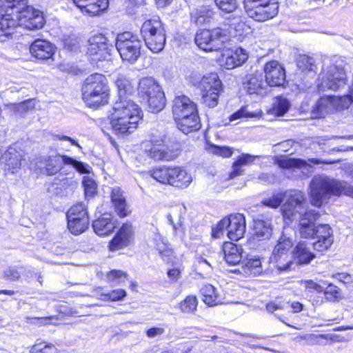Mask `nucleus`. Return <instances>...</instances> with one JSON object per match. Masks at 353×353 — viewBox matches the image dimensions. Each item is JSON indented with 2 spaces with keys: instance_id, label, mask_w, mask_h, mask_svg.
I'll return each mask as SVG.
<instances>
[{
  "instance_id": "obj_16",
  "label": "nucleus",
  "mask_w": 353,
  "mask_h": 353,
  "mask_svg": "<svg viewBox=\"0 0 353 353\" xmlns=\"http://www.w3.org/2000/svg\"><path fill=\"white\" fill-rule=\"evenodd\" d=\"M108 41V39L102 34H95L89 39L87 53L92 61L97 63L110 57V48L112 46Z\"/></svg>"
},
{
  "instance_id": "obj_20",
  "label": "nucleus",
  "mask_w": 353,
  "mask_h": 353,
  "mask_svg": "<svg viewBox=\"0 0 353 353\" xmlns=\"http://www.w3.org/2000/svg\"><path fill=\"white\" fill-rule=\"evenodd\" d=\"M196 104L185 96L175 97L172 105V114L175 120L196 112Z\"/></svg>"
},
{
  "instance_id": "obj_50",
  "label": "nucleus",
  "mask_w": 353,
  "mask_h": 353,
  "mask_svg": "<svg viewBox=\"0 0 353 353\" xmlns=\"http://www.w3.org/2000/svg\"><path fill=\"white\" fill-rule=\"evenodd\" d=\"M126 296V292L122 289L112 290L110 293H101L98 297L103 301H119Z\"/></svg>"
},
{
  "instance_id": "obj_60",
  "label": "nucleus",
  "mask_w": 353,
  "mask_h": 353,
  "mask_svg": "<svg viewBox=\"0 0 353 353\" xmlns=\"http://www.w3.org/2000/svg\"><path fill=\"white\" fill-rule=\"evenodd\" d=\"M126 201L123 191L119 187L113 188L111 192V201L114 205Z\"/></svg>"
},
{
  "instance_id": "obj_33",
  "label": "nucleus",
  "mask_w": 353,
  "mask_h": 353,
  "mask_svg": "<svg viewBox=\"0 0 353 353\" xmlns=\"http://www.w3.org/2000/svg\"><path fill=\"white\" fill-rule=\"evenodd\" d=\"M225 261L230 265L238 264L241 259V248L232 243H225L223 245Z\"/></svg>"
},
{
  "instance_id": "obj_28",
  "label": "nucleus",
  "mask_w": 353,
  "mask_h": 353,
  "mask_svg": "<svg viewBox=\"0 0 353 353\" xmlns=\"http://www.w3.org/2000/svg\"><path fill=\"white\" fill-rule=\"evenodd\" d=\"M192 181V176L180 167L172 168L170 185L179 188H186Z\"/></svg>"
},
{
  "instance_id": "obj_47",
  "label": "nucleus",
  "mask_w": 353,
  "mask_h": 353,
  "mask_svg": "<svg viewBox=\"0 0 353 353\" xmlns=\"http://www.w3.org/2000/svg\"><path fill=\"white\" fill-rule=\"evenodd\" d=\"M30 353H58V350L52 343L41 342L32 345L30 350Z\"/></svg>"
},
{
  "instance_id": "obj_56",
  "label": "nucleus",
  "mask_w": 353,
  "mask_h": 353,
  "mask_svg": "<svg viewBox=\"0 0 353 353\" xmlns=\"http://www.w3.org/2000/svg\"><path fill=\"white\" fill-rule=\"evenodd\" d=\"M8 107L11 111L20 114L33 108L30 101H26L19 103H11L8 105Z\"/></svg>"
},
{
  "instance_id": "obj_35",
  "label": "nucleus",
  "mask_w": 353,
  "mask_h": 353,
  "mask_svg": "<svg viewBox=\"0 0 353 353\" xmlns=\"http://www.w3.org/2000/svg\"><path fill=\"white\" fill-rule=\"evenodd\" d=\"M200 291L203 296L202 300L205 304L213 306L220 302L219 294L212 285L209 283L204 284Z\"/></svg>"
},
{
  "instance_id": "obj_23",
  "label": "nucleus",
  "mask_w": 353,
  "mask_h": 353,
  "mask_svg": "<svg viewBox=\"0 0 353 353\" xmlns=\"http://www.w3.org/2000/svg\"><path fill=\"white\" fill-rule=\"evenodd\" d=\"M23 157L16 148L10 147L2 155L0 161L4 163L5 170L14 174L21 168Z\"/></svg>"
},
{
  "instance_id": "obj_54",
  "label": "nucleus",
  "mask_w": 353,
  "mask_h": 353,
  "mask_svg": "<svg viewBox=\"0 0 353 353\" xmlns=\"http://www.w3.org/2000/svg\"><path fill=\"white\" fill-rule=\"evenodd\" d=\"M83 185L86 196H92L97 193V185L94 179L89 176H84L83 180Z\"/></svg>"
},
{
  "instance_id": "obj_55",
  "label": "nucleus",
  "mask_w": 353,
  "mask_h": 353,
  "mask_svg": "<svg viewBox=\"0 0 353 353\" xmlns=\"http://www.w3.org/2000/svg\"><path fill=\"white\" fill-rule=\"evenodd\" d=\"M195 268L199 274H208L211 272L212 269L211 264L201 256L197 258Z\"/></svg>"
},
{
  "instance_id": "obj_11",
  "label": "nucleus",
  "mask_w": 353,
  "mask_h": 353,
  "mask_svg": "<svg viewBox=\"0 0 353 353\" xmlns=\"http://www.w3.org/2000/svg\"><path fill=\"white\" fill-rule=\"evenodd\" d=\"M116 48L123 61L133 63L141 56V41L137 35L125 32L117 36Z\"/></svg>"
},
{
  "instance_id": "obj_49",
  "label": "nucleus",
  "mask_w": 353,
  "mask_h": 353,
  "mask_svg": "<svg viewBox=\"0 0 353 353\" xmlns=\"http://www.w3.org/2000/svg\"><path fill=\"white\" fill-rule=\"evenodd\" d=\"M181 208H174L167 214V219L176 231L181 225Z\"/></svg>"
},
{
  "instance_id": "obj_21",
  "label": "nucleus",
  "mask_w": 353,
  "mask_h": 353,
  "mask_svg": "<svg viewBox=\"0 0 353 353\" xmlns=\"http://www.w3.org/2000/svg\"><path fill=\"white\" fill-rule=\"evenodd\" d=\"M248 59V54L242 48H238L230 53L223 54L221 60V65L228 70L241 66Z\"/></svg>"
},
{
  "instance_id": "obj_27",
  "label": "nucleus",
  "mask_w": 353,
  "mask_h": 353,
  "mask_svg": "<svg viewBox=\"0 0 353 353\" xmlns=\"http://www.w3.org/2000/svg\"><path fill=\"white\" fill-rule=\"evenodd\" d=\"M176 121L179 130L185 134L199 130L201 126L197 111Z\"/></svg>"
},
{
  "instance_id": "obj_26",
  "label": "nucleus",
  "mask_w": 353,
  "mask_h": 353,
  "mask_svg": "<svg viewBox=\"0 0 353 353\" xmlns=\"http://www.w3.org/2000/svg\"><path fill=\"white\" fill-rule=\"evenodd\" d=\"M279 4H270L254 9L248 16L258 22H264L274 18L279 13Z\"/></svg>"
},
{
  "instance_id": "obj_4",
  "label": "nucleus",
  "mask_w": 353,
  "mask_h": 353,
  "mask_svg": "<svg viewBox=\"0 0 353 353\" xmlns=\"http://www.w3.org/2000/svg\"><path fill=\"white\" fill-rule=\"evenodd\" d=\"M282 214L285 219L290 221H299L314 217L316 211L307 208V198L305 193L297 189H290L284 192V203L282 206Z\"/></svg>"
},
{
  "instance_id": "obj_44",
  "label": "nucleus",
  "mask_w": 353,
  "mask_h": 353,
  "mask_svg": "<svg viewBox=\"0 0 353 353\" xmlns=\"http://www.w3.org/2000/svg\"><path fill=\"white\" fill-rule=\"evenodd\" d=\"M262 117L261 110L250 111L248 107L242 108L232 114L230 117V121H234L241 118H260Z\"/></svg>"
},
{
  "instance_id": "obj_57",
  "label": "nucleus",
  "mask_w": 353,
  "mask_h": 353,
  "mask_svg": "<svg viewBox=\"0 0 353 353\" xmlns=\"http://www.w3.org/2000/svg\"><path fill=\"white\" fill-rule=\"evenodd\" d=\"M210 151L214 154L226 158L232 156L233 153V148L227 146L219 147L217 145H212L210 147Z\"/></svg>"
},
{
  "instance_id": "obj_6",
  "label": "nucleus",
  "mask_w": 353,
  "mask_h": 353,
  "mask_svg": "<svg viewBox=\"0 0 353 353\" xmlns=\"http://www.w3.org/2000/svg\"><path fill=\"white\" fill-rule=\"evenodd\" d=\"M27 0H0V41H6L16 32L19 23L14 10L19 6H26Z\"/></svg>"
},
{
  "instance_id": "obj_59",
  "label": "nucleus",
  "mask_w": 353,
  "mask_h": 353,
  "mask_svg": "<svg viewBox=\"0 0 353 353\" xmlns=\"http://www.w3.org/2000/svg\"><path fill=\"white\" fill-rule=\"evenodd\" d=\"M154 242L155 243V248L159 251V254L163 256L164 255H168L170 251L168 249L167 244L163 241L162 237L156 234L154 238Z\"/></svg>"
},
{
  "instance_id": "obj_3",
  "label": "nucleus",
  "mask_w": 353,
  "mask_h": 353,
  "mask_svg": "<svg viewBox=\"0 0 353 353\" xmlns=\"http://www.w3.org/2000/svg\"><path fill=\"white\" fill-rule=\"evenodd\" d=\"M82 99L87 106L97 109L108 103L109 85L108 79L102 74L89 75L83 81L81 88Z\"/></svg>"
},
{
  "instance_id": "obj_31",
  "label": "nucleus",
  "mask_w": 353,
  "mask_h": 353,
  "mask_svg": "<svg viewBox=\"0 0 353 353\" xmlns=\"http://www.w3.org/2000/svg\"><path fill=\"white\" fill-rule=\"evenodd\" d=\"M109 6L108 0H89L81 11L84 14L99 16L103 14Z\"/></svg>"
},
{
  "instance_id": "obj_42",
  "label": "nucleus",
  "mask_w": 353,
  "mask_h": 353,
  "mask_svg": "<svg viewBox=\"0 0 353 353\" xmlns=\"http://www.w3.org/2000/svg\"><path fill=\"white\" fill-rule=\"evenodd\" d=\"M89 219L77 220V218L72 216L71 219H68V228L71 233L77 235L83 232L88 226Z\"/></svg>"
},
{
  "instance_id": "obj_18",
  "label": "nucleus",
  "mask_w": 353,
  "mask_h": 353,
  "mask_svg": "<svg viewBox=\"0 0 353 353\" xmlns=\"http://www.w3.org/2000/svg\"><path fill=\"white\" fill-rule=\"evenodd\" d=\"M265 81L270 86L282 85L285 81V72L277 61H271L264 65Z\"/></svg>"
},
{
  "instance_id": "obj_41",
  "label": "nucleus",
  "mask_w": 353,
  "mask_h": 353,
  "mask_svg": "<svg viewBox=\"0 0 353 353\" xmlns=\"http://www.w3.org/2000/svg\"><path fill=\"white\" fill-rule=\"evenodd\" d=\"M171 170L172 168L159 167V168L151 170L150 175L161 183L170 185Z\"/></svg>"
},
{
  "instance_id": "obj_39",
  "label": "nucleus",
  "mask_w": 353,
  "mask_h": 353,
  "mask_svg": "<svg viewBox=\"0 0 353 353\" xmlns=\"http://www.w3.org/2000/svg\"><path fill=\"white\" fill-rule=\"evenodd\" d=\"M290 107V101L287 99L280 97L276 99L272 107L268 110V114L281 117L288 112Z\"/></svg>"
},
{
  "instance_id": "obj_24",
  "label": "nucleus",
  "mask_w": 353,
  "mask_h": 353,
  "mask_svg": "<svg viewBox=\"0 0 353 353\" xmlns=\"http://www.w3.org/2000/svg\"><path fill=\"white\" fill-rule=\"evenodd\" d=\"M30 52L34 57L46 60L54 54V46L46 40L37 39L31 44Z\"/></svg>"
},
{
  "instance_id": "obj_22",
  "label": "nucleus",
  "mask_w": 353,
  "mask_h": 353,
  "mask_svg": "<svg viewBox=\"0 0 353 353\" xmlns=\"http://www.w3.org/2000/svg\"><path fill=\"white\" fill-rule=\"evenodd\" d=\"M293 262L296 265L309 264L315 258L310 250V244L306 241L299 242L292 250Z\"/></svg>"
},
{
  "instance_id": "obj_14",
  "label": "nucleus",
  "mask_w": 353,
  "mask_h": 353,
  "mask_svg": "<svg viewBox=\"0 0 353 353\" xmlns=\"http://www.w3.org/2000/svg\"><path fill=\"white\" fill-rule=\"evenodd\" d=\"M19 6L14 10V16L19 23V27L28 30L40 29L44 25V18L41 12L31 6Z\"/></svg>"
},
{
  "instance_id": "obj_43",
  "label": "nucleus",
  "mask_w": 353,
  "mask_h": 353,
  "mask_svg": "<svg viewBox=\"0 0 353 353\" xmlns=\"http://www.w3.org/2000/svg\"><path fill=\"white\" fill-rule=\"evenodd\" d=\"M296 65L302 71H314L316 68L314 58L305 54H301L297 57Z\"/></svg>"
},
{
  "instance_id": "obj_53",
  "label": "nucleus",
  "mask_w": 353,
  "mask_h": 353,
  "mask_svg": "<svg viewBox=\"0 0 353 353\" xmlns=\"http://www.w3.org/2000/svg\"><path fill=\"white\" fill-rule=\"evenodd\" d=\"M216 6L223 12L230 13L237 8L236 0H214Z\"/></svg>"
},
{
  "instance_id": "obj_8",
  "label": "nucleus",
  "mask_w": 353,
  "mask_h": 353,
  "mask_svg": "<svg viewBox=\"0 0 353 353\" xmlns=\"http://www.w3.org/2000/svg\"><path fill=\"white\" fill-rule=\"evenodd\" d=\"M141 34L147 48L154 53L162 51L165 44V33L159 17L146 20L141 27Z\"/></svg>"
},
{
  "instance_id": "obj_7",
  "label": "nucleus",
  "mask_w": 353,
  "mask_h": 353,
  "mask_svg": "<svg viewBox=\"0 0 353 353\" xmlns=\"http://www.w3.org/2000/svg\"><path fill=\"white\" fill-rule=\"evenodd\" d=\"M245 230V216L242 214H230L212 228V236L220 239L226 234L230 240L238 241L243 236Z\"/></svg>"
},
{
  "instance_id": "obj_5",
  "label": "nucleus",
  "mask_w": 353,
  "mask_h": 353,
  "mask_svg": "<svg viewBox=\"0 0 353 353\" xmlns=\"http://www.w3.org/2000/svg\"><path fill=\"white\" fill-rule=\"evenodd\" d=\"M319 214L316 212L314 217L301 220L299 226L301 235L304 238H310L316 236L318 240L313 243L314 250L323 252L328 250L333 243V234L330 226L327 224L319 225L314 227V222L319 218Z\"/></svg>"
},
{
  "instance_id": "obj_9",
  "label": "nucleus",
  "mask_w": 353,
  "mask_h": 353,
  "mask_svg": "<svg viewBox=\"0 0 353 353\" xmlns=\"http://www.w3.org/2000/svg\"><path fill=\"white\" fill-rule=\"evenodd\" d=\"M230 40V32L225 28L199 30L194 37L197 46L206 52L216 51L224 47Z\"/></svg>"
},
{
  "instance_id": "obj_29",
  "label": "nucleus",
  "mask_w": 353,
  "mask_h": 353,
  "mask_svg": "<svg viewBox=\"0 0 353 353\" xmlns=\"http://www.w3.org/2000/svg\"><path fill=\"white\" fill-rule=\"evenodd\" d=\"M92 228L97 235L106 236L113 231L115 223L110 214H105L93 222Z\"/></svg>"
},
{
  "instance_id": "obj_25",
  "label": "nucleus",
  "mask_w": 353,
  "mask_h": 353,
  "mask_svg": "<svg viewBox=\"0 0 353 353\" xmlns=\"http://www.w3.org/2000/svg\"><path fill=\"white\" fill-rule=\"evenodd\" d=\"M272 234L271 221L254 219L252 228V240L260 242L268 240Z\"/></svg>"
},
{
  "instance_id": "obj_19",
  "label": "nucleus",
  "mask_w": 353,
  "mask_h": 353,
  "mask_svg": "<svg viewBox=\"0 0 353 353\" xmlns=\"http://www.w3.org/2000/svg\"><path fill=\"white\" fill-rule=\"evenodd\" d=\"M134 232L132 225L123 224L109 243L110 251H117L128 246L133 241Z\"/></svg>"
},
{
  "instance_id": "obj_13",
  "label": "nucleus",
  "mask_w": 353,
  "mask_h": 353,
  "mask_svg": "<svg viewBox=\"0 0 353 353\" xmlns=\"http://www.w3.org/2000/svg\"><path fill=\"white\" fill-rule=\"evenodd\" d=\"M199 88L204 103L210 108L215 107L223 90L222 83L218 74L210 73L204 75L199 82Z\"/></svg>"
},
{
  "instance_id": "obj_17",
  "label": "nucleus",
  "mask_w": 353,
  "mask_h": 353,
  "mask_svg": "<svg viewBox=\"0 0 353 353\" xmlns=\"http://www.w3.org/2000/svg\"><path fill=\"white\" fill-rule=\"evenodd\" d=\"M243 87L249 94L265 96L268 91V85L263 79L262 72L255 71L245 76Z\"/></svg>"
},
{
  "instance_id": "obj_37",
  "label": "nucleus",
  "mask_w": 353,
  "mask_h": 353,
  "mask_svg": "<svg viewBox=\"0 0 353 353\" xmlns=\"http://www.w3.org/2000/svg\"><path fill=\"white\" fill-rule=\"evenodd\" d=\"M145 100L147 101L149 109L152 112H160L165 105V94L162 89L148 97Z\"/></svg>"
},
{
  "instance_id": "obj_46",
  "label": "nucleus",
  "mask_w": 353,
  "mask_h": 353,
  "mask_svg": "<svg viewBox=\"0 0 353 353\" xmlns=\"http://www.w3.org/2000/svg\"><path fill=\"white\" fill-rule=\"evenodd\" d=\"M270 4L279 3L276 0H244V8L247 14L254 11V9Z\"/></svg>"
},
{
  "instance_id": "obj_15",
  "label": "nucleus",
  "mask_w": 353,
  "mask_h": 353,
  "mask_svg": "<svg viewBox=\"0 0 353 353\" xmlns=\"http://www.w3.org/2000/svg\"><path fill=\"white\" fill-rule=\"evenodd\" d=\"M321 83L318 84L319 91L337 90L346 84L347 77L342 68L330 65L321 73Z\"/></svg>"
},
{
  "instance_id": "obj_36",
  "label": "nucleus",
  "mask_w": 353,
  "mask_h": 353,
  "mask_svg": "<svg viewBox=\"0 0 353 353\" xmlns=\"http://www.w3.org/2000/svg\"><path fill=\"white\" fill-rule=\"evenodd\" d=\"M116 85L119 92V100L128 99V97L134 91L131 81L125 76L120 74L116 80Z\"/></svg>"
},
{
  "instance_id": "obj_40",
  "label": "nucleus",
  "mask_w": 353,
  "mask_h": 353,
  "mask_svg": "<svg viewBox=\"0 0 353 353\" xmlns=\"http://www.w3.org/2000/svg\"><path fill=\"white\" fill-rule=\"evenodd\" d=\"M243 269L245 274L254 276L259 275L263 271L261 262L259 258L248 259L244 263Z\"/></svg>"
},
{
  "instance_id": "obj_64",
  "label": "nucleus",
  "mask_w": 353,
  "mask_h": 353,
  "mask_svg": "<svg viewBox=\"0 0 353 353\" xmlns=\"http://www.w3.org/2000/svg\"><path fill=\"white\" fill-rule=\"evenodd\" d=\"M257 157V156H253L249 154H242L235 162L236 165H239L242 167L252 163Z\"/></svg>"
},
{
  "instance_id": "obj_58",
  "label": "nucleus",
  "mask_w": 353,
  "mask_h": 353,
  "mask_svg": "<svg viewBox=\"0 0 353 353\" xmlns=\"http://www.w3.org/2000/svg\"><path fill=\"white\" fill-rule=\"evenodd\" d=\"M154 242L155 243V248L159 251V254L163 256L164 255H168L170 251L168 249L167 244L163 241L162 237L156 234L154 238Z\"/></svg>"
},
{
  "instance_id": "obj_63",
  "label": "nucleus",
  "mask_w": 353,
  "mask_h": 353,
  "mask_svg": "<svg viewBox=\"0 0 353 353\" xmlns=\"http://www.w3.org/2000/svg\"><path fill=\"white\" fill-rule=\"evenodd\" d=\"M305 164H306V163L304 161L300 160V159H294L283 160L281 163V165L282 167L287 168H292V167L302 168V167L305 166Z\"/></svg>"
},
{
  "instance_id": "obj_32",
  "label": "nucleus",
  "mask_w": 353,
  "mask_h": 353,
  "mask_svg": "<svg viewBox=\"0 0 353 353\" xmlns=\"http://www.w3.org/2000/svg\"><path fill=\"white\" fill-rule=\"evenodd\" d=\"M214 16V12L209 6H201L194 9L191 12V21L198 26L209 21Z\"/></svg>"
},
{
  "instance_id": "obj_38",
  "label": "nucleus",
  "mask_w": 353,
  "mask_h": 353,
  "mask_svg": "<svg viewBox=\"0 0 353 353\" xmlns=\"http://www.w3.org/2000/svg\"><path fill=\"white\" fill-rule=\"evenodd\" d=\"M316 110L319 117H323L337 110L333 97H321L317 102Z\"/></svg>"
},
{
  "instance_id": "obj_52",
  "label": "nucleus",
  "mask_w": 353,
  "mask_h": 353,
  "mask_svg": "<svg viewBox=\"0 0 353 353\" xmlns=\"http://www.w3.org/2000/svg\"><path fill=\"white\" fill-rule=\"evenodd\" d=\"M333 99L337 110L348 108L352 103H353V98L350 92L341 97H333Z\"/></svg>"
},
{
  "instance_id": "obj_62",
  "label": "nucleus",
  "mask_w": 353,
  "mask_h": 353,
  "mask_svg": "<svg viewBox=\"0 0 353 353\" xmlns=\"http://www.w3.org/2000/svg\"><path fill=\"white\" fill-rule=\"evenodd\" d=\"M107 276L110 281L120 283L124 281L126 274L121 270H112L108 274Z\"/></svg>"
},
{
  "instance_id": "obj_51",
  "label": "nucleus",
  "mask_w": 353,
  "mask_h": 353,
  "mask_svg": "<svg viewBox=\"0 0 353 353\" xmlns=\"http://www.w3.org/2000/svg\"><path fill=\"white\" fill-rule=\"evenodd\" d=\"M282 202H284V192H278L272 194L270 198L263 200L262 203L263 205L272 208H277Z\"/></svg>"
},
{
  "instance_id": "obj_45",
  "label": "nucleus",
  "mask_w": 353,
  "mask_h": 353,
  "mask_svg": "<svg viewBox=\"0 0 353 353\" xmlns=\"http://www.w3.org/2000/svg\"><path fill=\"white\" fill-rule=\"evenodd\" d=\"M72 216L77 218V220L79 219H83H83H89L84 204L80 203L71 207L67 213V218L71 219Z\"/></svg>"
},
{
  "instance_id": "obj_48",
  "label": "nucleus",
  "mask_w": 353,
  "mask_h": 353,
  "mask_svg": "<svg viewBox=\"0 0 353 353\" xmlns=\"http://www.w3.org/2000/svg\"><path fill=\"white\" fill-rule=\"evenodd\" d=\"M198 301L194 296H188L179 304V307L183 312L190 313L196 310Z\"/></svg>"
},
{
  "instance_id": "obj_10",
  "label": "nucleus",
  "mask_w": 353,
  "mask_h": 353,
  "mask_svg": "<svg viewBox=\"0 0 353 353\" xmlns=\"http://www.w3.org/2000/svg\"><path fill=\"white\" fill-rule=\"evenodd\" d=\"M292 246V239L285 234H282L277 240L270 259L279 271L286 272L294 270Z\"/></svg>"
},
{
  "instance_id": "obj_34",
  "label": "nucleus",
  "mask_w": 353,
  "mask_h": 353,
  "mask_svg": "<svg viewBox=\"0 0 353 353\" xmlns=\"http://www.w3.org/2000/svg\"><path fill=\"white\" fill-rule=\"evenodd\" d=\"M149 152L150 156L157 161H172L178 155L176 152L170 150L163 145L152 146Z\"/></svg>"
},
{
  "instance_id": "obj_12",
  "label": "nucleus",
  "mask_w": 353,
  "mask_h": 353,
  "mask_svg": "<svg viewBox=\"0 0 353 353\" xmlns=\"http://www.w3.org/2000/svg\"><path fill=\"white\" fill-rule=\"evenodd\" d=\"M44 170L48 175H54L63 168V165H71L81 174L90 172L92 168L86 163L77 161L75 159L66 155H61L57 153L50 155L45 160Z\"/></svg>"
},
{
  "instance_id": "obj_1",
  "label": "nucleus",
  "mask_w": 353,
  "mask_h": 353,
  "mask_svg": "<svg viewBox=\"0 0 353 353\" xmlns=\"http://www.w3.org/2000/svg\"><path fill=\"white\" fill-rule=\"evenodd\" d=\"M142 119L141 110L131 99L117 101L110 115V125L113 132L118 136L132 134Z\"/></svg>"
},
{
  "instance_id": "obj_61",
  "label": "nucleus",
  "mask_w": 353,
  "mask_h": 353,
  "mask_svg": "<svg viewBox=\"0 0 353 353\" xmlns=\"http://www.w3.org/2000/svg\"><path fill=\"white\" fill-rule=\"evenodd\" d=\"M117 214L121 217L124 218L131 213L129 205L126 201L114 205Z\"/></svg>"
},
{
  "instance_id": "obj_30",
  "label": "nucleus",
  "mask_w": 353,
  "mask_h": 353,
  "mask_svg": "<svg viewBox=\"0 0 353 353\" xmlns=\"http://www.w3.org/2000/svg\"><path fill=\"white\" fill-rule=\"evenodd\" d=\"M161 90V88L159 83L152 77H144L139 81L138 93L143 99Z\"/></svg>"
},
{
  "instance_id": "obj_2",
  "label": "nucleus",
  "mask_w": 353,
  "mask_h": 353,
  "mask_svg": "<svg viewBox=\"0 0 353 353\" xmlns=\"http://www.w3.org/2000/svg\"><path fill=\"white\" fill-rule=\"evenodd\" d=\"M341 194L353 198V185L348 186L345 181L325 175L315 176L310 182V203L315 207H321L331 196H340Z\"/></svg>"
}]
</instances>
